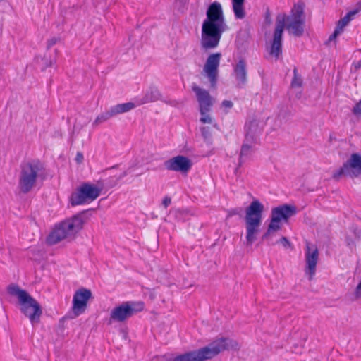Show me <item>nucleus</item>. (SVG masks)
I'll list each match as a JSON object with an SVG mask.
<instances>
[{
    "label": "nucleus",
    "mask_w": 361,
    "mask_h": 361,
    "mask_svg": "<svg viewBox=\"0 0 361 361\" xmlns=\"http://www.w3.org/2000/svg\"><path fill=\"white\" fill-rule=\"evenodd\" d=\"M276 242L277 243H279V241ZM279 243H281L284 247H290L291 246V243H290V241L288 240L286 237L284 236L280 238Z\"/></svg>",
    "instance_id": "26"
},
{
    "label": "nucleus",
    "mask_w": 361,
    "mask_h": 361,
    "mask_svg": "<svg viewBox=\"0 0 361 361\" xmlns=\"http://www.w3.org/2000/svg\"><path fill=\"white\" fill-rule=\"evenodd\" d=\"M135 104L133 102H127L123 104H118L110 108L113 116L121 114L130 111L135 108Z\"/></svg>",
    "instance_id": "22"
},
{
    "label": "nucleus",
    "mask_w": 361,
    "mask_h": 361,
    "mask_svg": "<svg viewBox=\"0 0 361 361\" xmlns=\"http://www.w3.org/2000/svg\"><path fill=\"white\" fill-rule=\"evenodd\" d=\"M255 144V140L252 136L248 135L245 137V141L243 144L240 153L239 164L241 165L243 162V157H247L252 152V147Z\"/></svg>",
    "instance_id": "20"
},
{
    "label": "nucleus",
    "mask_w": 361,
    "mask_h": 361,
    "mask_svg": "<svg viewBox=\"0 0 361 361\" xmlns=\"http://www.w3.org/2000/svg\"><path fill=\"white\" fill-rule=\"evenodd\" d=\"M142 301H126L115 307L111 312L110 321L123 322L134 314L144 310Z\"/></svg>",
    "instance_id": "9"
},
{
    "label": "nucleus",
    "mask_w": 361,
    "mask_h": 361,
    "mask_svg": "<svg viewBox=\"0 0 361 361\" xmlns=\"http://www.w3.org/2000/svg\"><path fill=\"white\" fill-rule=\"evenodd\" d=\"M201 132H202V136L205 138H207L209 134L208 130L205 127H203L201 128Z\"/></svg>",
    "instance_id": "31"
},
{
    "label": "nucleus",
    "mask_w": 361,
    "mask_h": 361,
    "mask_svg": "<svg viewBox=\"0 0 361 361\" xmlns=\"http://www.w3.org/2000/svg\"><path fill=\"white\" fill-rule=\"evenodd\" d=\"M352 111L354 115L357 116H361V99L357 103H356Z\"/></svg>",
    "instance_id": "25"
},
{
    "label": "nucleus",
    "mask_w": 361,
    "mask_h": 361,
    "mask_svg": "<svg viewBox=\"0 0 361 361\" xmlns=\"http://www.w3.org/2000/svg\"><path fill=\"white\" fill-rule=\"evenodd\" d=\"M8 293L16 296L20 305L21 312L29 318L31 324L35 325L39 322L42 314L39 304L29 293L18 285L12 284L8 287Z\"/></svg>",
    "instance_id": "4"
},
{
    "label": "nucleus",
    "mask_w": 361,
    "mask_h": 361,
    "mask_svg": "<svg viewBox=\"0 0 361 361\" xmlns=\"http://www.w3.org/2000/svg\"><path fill=\"white\" fill-rule=\"evenodd\" d=\"M164 166L169 171L186 173L190 170L192 163L188 157L183 155H178L166 160L164 162Z\"/></svg>",
    "instance_id": "16"
},
{
    "label": "nucleus",
    "mask_w": 361,
    "mask_h": 361,
    "mask_svg": "<svg viewBox=\"0 0 361 361\" xmlns=\"http://www.w3.org/2000/svg\"><path fill=\"white\" fill-rule=\"evenodd\" d=\"M232 8L236 19H243L245 17L244 8L245 0H231Z\"/></svg>",
    "instance_id": "21"
},
{
    "label": "nucleus",
    "mask_w": 361,
    "mask_h": 361,
    "mask_svg": "<svg viewBox=\"0 0 361 361\" xmlns=\"http://www.w3.org/2000/svg\"><path fill=\"white\" fill-rule=\"evenodd\" d=\"M239 348L240 345L236 341L221 338L214 340L208 346L176 355L168 361H205L213 358L224 350Z\"/></svg>",
    "instance_id": "2"
},
{
    "label": "nucleus",
    "mask_w": 361,
    "mask_h": 361,
    "mask_svg": "<svg viewBox=\"0 0 361 361\" xmlns=\"http://www.w3.org/2000/svg\"><path fill=\"white\" fill-rule=\"evenodd\" d=\"M361 11V2H358L356 5V8L354 10L350 11V12L355 16L358 12Z\"/></svg>",
    "instance_id": "28"
},
{
    "label": "nucleus",
    "mask_w": 361,
    "mask_h": 361,
    "mask_svg": "<svg viewBox=\"0 0 361 361\" xmlns=\"http://www.w3.org/2000/svg\"><path fill=\"white\" fill-rule=\"evenodd\" d=\"M113 116H114L111 114V109H109V111L98 115L97 116V118H95V120L94 121L93 125L98 126L100 123L107 121L108 119H109L110 118H111Z\"/></svg>",
    "instance_id": "24"
},
{
    "label": "nucleus",
    "mask_w": 361,
    "mask_h": 361,
    "mask_svg": "<svg viewBox=\"0 0 361 361\" xmlns=\"http://www.w3.org/2000/svg\"><path fill=\"white\" fill-rule=\"evenodd\" d=\"M57 42V39L56 38H52V39H50L49 40H48L47 42V47L48 48H50L51 47H52L53 45H54Z\"/></svg>",
    "instance_id": "30"
},
{
    "label": "nucleus",
    "mask_w": 361,
    "mask_h": 361,
    "mask_svg": "<svg viewBox=\"0 0 361 361\" xmlns=\"http://www.w3.org/2000/svg\"><path fill=\"white\" fill-rule=\"evenodd\" d=\"M222 106L226 109H231L233 106V102L229 100H224L221 104Z\"/></svg>",
    "instance_id": "27"
},
{
    "label": "nucleus",
    "mask_w": 361,
    "mask_h": 361,
    "mask_svg": "<svg viewBox=\"0 0 361 361\" xmlns=\"http://www.w3.org/2000/svg\"><path fill=\"white\" fill-rule=\"evenodd\" d=\"M238 212L236 209H231L228 211V217H231L232 216L236 215Z\"/></svg>",
    "instance_id": "32"
},
{
    "label": "nucleus",
    "mask_w": 361,
    "mask_h": 361,
    "mask_svg": "<svg viewBox=\"0 0 361 361\" xmlns=\"http://www.w3.org/2000/svg\"><path fill=\"white\" fill-rule=\"evenodd\" d=\"M171 199L169 197H165L163 200L162 204L165 208L168 207V206L171 204Z\"/></svg>",
    "instance_id": "29"
},
{
    "label": "nucleus",
    "mask_w": 361,
    "mask_h": 361,
    "mask_svg": "<svg viewBox=\"0 0 361 361\" xmlns=\"http://www.w3.org/2000/svg\"><path fill=\"white\" fill-rule=\"evenodd\" d=\"M46 169L39 160H31L20 166L18 176V189L20 192L27 194L37 185L39 180L45 178Z\"/></svg>",
    "instance_id": "3"
},
{
    "label": "nucleus",
    "mask_w": 361,
    "mask_h": 361,
    "mask_svg": "<svg viewBox=\"0 0 361 361\" xmlns=\"http://www.w3.org/2000/svg\"><path fill=\"white\" fill-rule=\"evenodd\" d=\"M101 191L102 189L97 186L84 183L78 188L75 192L71 194L70 203L73 207L90 203L100 195Z\"/></svg>",
    "instance_id": "10"
},
{
    "label": "nucleus",
    "mask_w": 361,
    "mask_h": 361,
    "mask_svg": "<svg viewBox=\"0 0 361 361\" xmlns=\"http://www.w3.org/2000/svg\"><path fill=\"white\" fill-rule=\"evenodd\" d=\"M361 174V155L357 153L351 154L350 159L343 166L334 171L332 178L336 180L343 176L356 178Z\"/></svg>",
    "instance_id": "11"
},
{
    "label": "nucleus",
    "mask_w": 361,
    "mask_h": 361,
    "mask_svg": "<svg viewBox=\"0 0 361 361\" xmlns=\"http://www.w3.org/2000/svg\"><path fill=\"white\" fill-rule=\"evenodd\" d=\"M263 204L257 200H253L245 210L246 243L251 245L257 239L262 221Z\"/></svg>",
    "instance_id": "6"
},
{
    "label": "nucleus",
    "mask_w": 361,
    "mask_h": 361,
    "mask_svg": "<svg viewBox=\"0 0 361 361\" xmlns=\"http://www.w3.org/2000/svg\"><path fill=\"white\" fill-rule=\"evenodd\" d=\"M234 73L238 84L243 85L247 82L246 62L240 59L234 67Z\"/></svg>",
    "instance_id": "18"
},
{
    "label": "nucleus",
    "mask_w": 361,
    "mask_h": 361,
    "mask_svg": "<svg viewBox=\"0 0 361 361\" xmlns=\"http://www.w3.org/2000/svg\"><path fill=\"white\" fill-rule=\"evenodd\" d=\"M354 16L349 11L343 18L338 20L336 27L333 34L329 37V41L335 40L338 35H340L343 28L348 24L353 19Z\"/></svg>",
    "instance_id": "19"
},
{
    "label": "nucleus",
    "mask_w": 361,
    "mask_h": 361,
    "mask_svg": "<svg viewBox=\"0 0 361 361\" xmlns=\"http://www.w3.org/2000/svg\"><path fill=\"white\" fill-rule=\"evenodd\" d=\"M305 273L308 275L309 279L312 280L315 275L316 267L319 259V251L316 246L306 243L305 247Z\"/></svg>",
    "instance_id": "14"
},
{
    "label": "nucleus",
    "mask_w": 361,
    "mask_h": 361,
    "mask_svg": "<svg viewBox=\"0 0 361 361\" xmlns=\"http://www.w3.org/2000/svg\"><path fill=\"white\" fill-rule=\"evenodd\" d=\"M92 297V293L86 288H80L75 291L73 298L72 310L75 316L82 314L87 306L88 300Z\"/></svg>",
    "instance_id": "15"
},
{
    "label": "nucleus",
    "mask_w": 361,
    "mask_h": 361,
    "mask_svg": "<svg viewBox=\"0 0 361 361\" xmlns=\"http://www.w3.org/2000/svg\"><path fill=\"white\" fill-rule=\"evenodd\" d=\"M82 159H83L82 154L81 153H78L77 154V160L78 161H81L82 160Z\"/></svg>",
    "instance_id": "33"
},
{
    "label": "nucleus",
    "mask_w": 361,
    "mask_h": 361,
    "mask_svg": "<svg viewBox=\"0 0 361 361\" xmlns=\"http://www.w3.org/2000/svg\"><path fill=\"white\" fill-rule=\"evenodd\" d=\"M192 90L195 93L199 102L200 111L202 115L200 121L202 123H212L213 121L212 118L207 114L212 106V99L209 92L200 87L195 83L192 85Z\"/></svg>",
    "instance_id": "12"
},
{
    "label": "nucleus",
    "mask_w": 361,
    "mask_h": 361,
    "mask_svg": "<svg viewBox=\"0 0 361 361\" xmlns=\"http://www.w3.org/2000/svg\"><path fill=\"white\" fill-rule=\"evenodd\" d=\"M282 25L279 24V26H276L275 27L273 40L269 50V54L276 59H279L282 54Z\"/></svg>",
    "instance_id": "17"
},
{
    "label": "nucleus",
    "mask_w": 361,
    "mask_h": 361,
    "mask_svg": "<svg viewBox=\"0 0 361 361\" xmlns=\"http://www.w3.org/2000/svg\"><path fill=\"white\" fill-rule=\"evenodd\" d=\"M295 214L296 208L295 206L283 204L273 208L271 221L267 231L262 236V239L267 240L269 245H276L277 242H274L273 238L276 235V233L281 228V220L288 221L291 216Z\"/></svg>",
    "instance_id": "8"
},
{
    "label": "nucleus",
    "mask_w": 361,
    "mask_h": 361,
    "mask_svg": "<svg viewBox=\"0 0 361 361\" xmlns=\"http://www.w3.org/2000/svg\"><path fill=\"white\" fill-rule=\"evenodd\" d=\"M221 59V54L220 52L211 54L208 56L203 67V71L213 87L216 84Z\"/></svg>",
    "instance_id": "13"
},
{
    "label": "nucleus",
    "mask_w": 361,
    "mask_h": 361,
    "mask_svg": "<svg viewBox=\"0 0 361 361\" xmlns=\"http://www.w3.org/2000/svg\"><path fill=\"white\" fill-rule=\"evenodd\" d=\"M304 4L302 3L295 4L291 9L290 15H279L276 17V26L282 25V32L284 27L294 36L300 37L305 30V16L304 13Z\"/></svg>",
    "instance_id": "5"
},
{
    "label": "nucleus",
    "mask_w": 361,
    "mask_h": 361,
    "mask_svg": "<svg viewBox=\"0 0 361 361\" xmlns=\"http://www.w3.org/2000/svg\"><path fill=\"white\" fill-rule=\"evenodd\" d=\"M82 227V218L74 216L56 225L47 237L46 242L49 245H56L64 239L73 237Z\"/></svg>",
    "instance_id": "7"
},
{
    "label": "nucleus",
    "mask_w": 361,
    "mask_h": 361,
    "mask_svg": "<svg viewBox=\"0 0 361 361\" xmlns=\"http://www.w3.org/2000/svg\"><path fill=\"white\" fill-rule=\"evenodd\" d=\"M126 176V172H123L122 175L120 176V178H123Z\"/></svg>",
    "instance_id": "35"
},
{
    "label": "nucleus",
    "mask_w": 361,
    "mask_h": 361,
    "mask_svg": "<svg viewBox=\"0 0 361 361\" xmlns=\"http://www.w3.org/2000/svg\"><path fill=\"white\" fill-rule=\"evenodd\" d=\"M152 101H154V99L152 98H149L148 95H147L145 101L144 102H152Z\"/></svg>",
    "instance_id": "34"
},
{
    "label": "nucleus",
    "mask_w": 361,
    "mask_h": 361,
    "mask_svg": "<svg viewBox=\"0 0 361 361\" xmlns=\"http://www.w3.org/2000/svg\"><path fill=\"white\" fill-rule=\"evenodd\" d=\"M293 77L290 82V87L293 89L300 88L302 86L303 81L301 75L298 73L296 67L293 68Z\"/></svg>",
    "instance_id": "23"
},
{
    "label": "nucleus",
    "mask_w": 361,
    "mask_h": 361,
    "mask_svg": "<svg viewBox=\"0 0 361 361\" xmlns=\"http://www.w3.org/2000/svg\"><path fill=\"white\" fill-rule=\"evenodd\" d=\"M226 23L221 4L212 2L206 11V19L203 21L201 30L200 46L204 50L216 49L226 30Z\"/></svg>",
    "instance_id": "1"
}]
</instances>
